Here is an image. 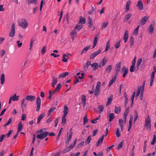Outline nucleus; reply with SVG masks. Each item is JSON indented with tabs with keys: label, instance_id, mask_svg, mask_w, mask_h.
<instances>
[{
	"label": "nucleus",
	"instance_id": "2",
	"mask_svg": "<svg viewBox=\"0 0 156 156\" xmlns=\"http://www.w3.org/2000/svg\"><path fill=\"white\" fill-rule=\"evenodd\" d=\"M145 126H146L147 130L151 129V120L149 115H148L145 120Z\"/></svg>",
	"mask_w": 156,
	"mask_h": 156
},
{
	"label": "nucleus",
	"instance_id": "31",
	"mask_svg": "<svg viewBox=\"0 0 156 156\" xmlns=\"http://www.w3.org/2000/svg\"><path fill=\"white\" fill-rule=\"evenodd\" d=\"M132 15L131 13H129L126 15L124 18V21H127L131 16Z\"/></svg>",
	"mask_w": 156,
	"mask_h": 156
},
{
	"label": "nucleus",
	"instance_id": "34",
	"mask_svg": "<svg viewBox=\"0 0 156 156\" xmlns=\"http://www.w3.org/2000/svg\"><path fill=\"white\" fill-rule=\"evenodd\" d=\"M90 45H89L84 48L80 54H82L83 53H86L87 50L90 48Z\"/></svg>",
	"mask_w": 156,
	"mask_h": 156
},
{
	"label": "nucleus",
	"instance_id": "8",
	"mask_svg": "<svg viewBox=\"0 0 156 156\" xmlns=\"http://www.w3.org/2000/svg\"><path fill=\"white\" fill-rule=\"evenodd\" d=\"M121 67V62H119L116 66L115 67V76H117L118 73L119 72L120 68Z\"/></svg>",
	"mask_w": 156,
	"mask_h": 156
},
{
	"label": "nucleus",
	"instance_id": "10",
	"mask_svg": "<svg viewBox=\"0 0 156 156\" xmlns=\"http://www.w3.org/2000/svg\"><path fill=\"white\" fill-rule=\"evenodd\" d=\"M145 82H144L142 86H139L137 90L136 91V97H138L140 95V92L141 91V90L142 88L144 87H144L145 86Z\"/></svg>",
	"mask_w": 156,
	"mask_h": 156
},
{
	"label": "nucleus",
	"instance_id": "63",
	"mask_svg": "<svg viewBox=\"0 0 156 156\" xmlns=\"http://www.w3.org/2000/svg\"><path fill=\"white\" fill-rule=\"evenodd\" d=\"M103 139H102V138H100L99 140H98V142H97V145H96V146L97 147H98L99 144H101L102 143V141H103Z\"/></svg>",
	"mask_w": 156,
	"mask_h": 156
},
{
	"label": "nucleus",
	"instance_id": "51",
	"mask_svg": "<svg viewBox=\"0 0 156 156\" xmlns=\"http://www.w3.org/2000/svg\"><path fill=\"white\" fill-rule=\"evenodd\" d=\"M107 62V61L105 60V58L104 57L102 59V61L101 62V63H102V66H104L105 65L106 63Z\"/></svg>",
	"mask_w": 156,
	"mask_h": 156
},
{
	"label": "nucleus",
	"instance_id": "43",
	"mask_svg": "<svg viewBox=\"0 0 156 156\" xmlns=\"http://www.w3.org/2000/svg\"><path fill=\"white\" fill-rule=\"evenodd\" d=\"M44 115L43 114L41 115L37 118V123H39L41 121V120L43 118Z\"/></svg>",
	"mask_w": 156,
	"mask_h": 156
},
{
	"label": "nucleus",
	"instance_id": "7",
	"mask_svg": "<svg viewBox=\"0 0 156 156\" xmlns=\"http://www.w3.org/2000/svg\"><path fill=\"white\" fill-rule=\"evenodd\" d=\"M149 18V17L147 16L143 17L139 23L140 25L141 26H142L145 24Z\"/></svg>",
	"mask_w": 156,
	"mask_h": 156
},
{
	"label": "nucleus",
	"instance_id": "50",
	"mask_svg": "<svg viewBox=\"0 0 156 156\" xmlns=\"http://www.w3.org/2000/svg\"><path fill=\"white\" fill-rule=\"evenodd\" d=\"M130 43L131 46L134 44V38L133 36H132L130 38Z\"/></svg>",
	"mask_w": 156,
	"mask_h": 156
},
{
	"label": "nucleus",
	"instance_id": "24",
	"mask_svg": "<svg viewBox=\"0 0 156 156\" xmlns=\"http://www.w3.org/2000/svg\"><path fill=\"white\" fill-rule=\"evenodd\" d=\"M69 75V73L68 72H65L60 74L58 77V78H61L65 77L66 76Z\"/></svg>",
	"mask_w": 156,
	"mask_h": 156
},
{
	"label": "nucleus",
	"instance_id": "6",
	"mask_svg": "<svg viewBox=\"0 0 156 156\" xmlns=\"http://www.w3.org/2000/svg\"><path fill=\"white\" fill-rule=\"evenodd\" d=\"M48 134L49 133L48 132H44L42 133L37 135V138L42 140L46 137Z\"/></svg>",
	"mask_w": 156,
	"mask_h": 156
},
{
	"label": "nucleus",
	"instance_id": "29",
	"mask_svg": "<svg viewBox=\"0 0 156 156\" xmlns=\"http://www.w3.org/2000/svg\"><path fill=\"white\" fill-rule=\"evenodd\" d=\"M122 69H123L124 70V72L122 75V76L124 77H125L126 75L128 73V69L127 68H126L125 67H124Z\"/></svg>",
	"mask_w": 156,
	"mask_h": 156
},
{
	"label": "nucleus",
	"instance_id": "16",
	"mask_svg": "<svg viewBox=\"0 0 156 156\" xmlns=\"http://www.w3.org/2000/svg\"><path fill=\"white\" fill-rule=\"evenodd\" d=\"M155 72L153 71L151 75V80L150 83V85L151 86L153 83L154 81V78L155 74Z\"/></svg>",
	"mask_w": 156,
	"mask_h": 156
},
{
	"label": "nucleus",
	"instance_id": "19",
	"mask_svg": "<svg viewBox=\"0 0 156 156\" xmlns=\"http://www.w3.org/2000/svg\"><path fill=\"white\" fill-rule=\"evenodd\" d=\"M91 66L92 68H94L93 70L96 71L98 68V64L96 62H95L93 64H91Z\"/></svg>",
	"mask_w": 156,
	"mask_h": 156
},
{
	"label": "nucleus",
	"instance_id": "1",
	"mask_svg": "<svg viewBox=\"0 0 156 156\" xmlns=\"http://www.w3.org/2000/svg\"><path fill=\"white\" fill-rule=\"evenodd\" d=\"M19 26H21L23 28H26L28 26L27 21L26 19H22L18 21Z\"/></svg>",
	"mask_w": 156,
	"mask_h": 156
},
{
	"label": "nucleus",
	"instance_id": "3",
	"mask_svg": "<svg viewBox=\"0 0 156 156\" xmlns=\"http://www.w3.org/2000/svg\"><path fill=\"white\" fill-rule=\"evenodd\" d=\"M102 49L101 48H100L97 51L92 53L90 55V58L91 59L94 58L95 57L99 54L102 51Z\"/></svg>",
	"mask_w": 156,
	"mask_h": 156
},
{
	"label": "nucleus",
	"instance_id": "40",
	"mask_svg": "<svg viewBox=\"0 0 156 156\" xmlns=\"http://www.w3.org/2000/svg\"><path fill=\"white\" fill-rule=\"evenodd\" d=\"M88 23L89 24L88 27H90L92 25V22L91 19L90 17L89 16L88 18Z\"/></svg>",
	"mask_w": 156,
	"mask_h": 156
},
{
	"label": "nucleus",
	"instance_id": "57",
	"mask_svg": "<svg viewBox=\"0 0 156 156\" xmlns=\"http://www.w3.org/2000/svg\"><path fill=\"white\" fill-rule=\"evenodd\" d=\"M120 41H118L117 43L115 45V48L117 49L118 48L120 45Z\"/></svg>",
	"mask_w": 156,
	"mask_h": 156
},
{
	"label": "nucleus",
	"instance_id": "12",
	"mask_svg": "<svg viewBox=\"0 0 156 156\" xmlns=\"http://www.w3.org/2000/svg\"><path fill=\"white\" fill-rule=\"evenodd\" d=\"M36 99V97L32 95H27L25 98V99L29 101H32Z\"/></svg>",
	"mask_w": 156,
	"mask_h": 156
},
{
	"label": "nucleus",
	"instance_id": "4",
	"mask_svg": "<svg viewBox=\"0 0 156 156\" xmlns=\"http://www.w3.org/2000/svg\"><path fill=\"white\" fill-rule=\"evenodd\" d=\"M15 25L14 23H12L11 26V30L9 33V35L11 37H13L14 36L15 33Z\"/></svg>",
	"mask_w": 156,
	"mask_h": 156
},
{
	"label": "nucleus",
	"instance_id": "42",
	"mask_svg": "<svg viewBox=\"0 0 156 156\" xmlns=\"http://www.w3.org/2000/svg\"><path fill=\"white\" fill-rule=\"evenodd\" d=\"M91 140V136H89L88 138H87V139L85 141V144H88L90 143V141Z\"/></svg>",
	"mask_w": 156,
	"mask_h": 156
},
{
	"label": "nucleus",
	"instance_id": "53",
	"mask_svg": "<svg viewBox=\"0 0 156 156\" xmlns=\"http://www.w3.org/2000/svg\"><path fill=\"white\" fill-rule=\"evenodd\" d=\"M123 140H122V142L119 143L117 149H120L122 147L123 144Z\"/></svg>",
	"mask_w": 156,
	"mask_h": 156
},
{
	"label": "nucleus",
	"instance_id": "26",
	"mask_svg": "<svg viewBox=\"0 0 156 156\" xmlns=\"http://www.w3.org/2000/svg\"><path fill=\"white\" fill-rule=\"evenodd\" d=\"M99 88L96 87L94 91V94L96 97H97L100 94Z\"/></svg>",
	"mask_w": 156,
	"mask_h": 156
},
{
	"label": "nucleus",
	"instance_id": "17",
	"mask_svg": "<svg viewBox=\"0 0 156 156\" xmlns=\"http://www.w3.org/2000/svg\"><path fill=\"white\" fill-rule=\"evenodd\" d=\"M129 37V34L128 33H127V30H126L125 31L124 36L123 37V39L125 43H126L128 40Z\"/></svg>",
	"mask_w": 156,
	"mask_h": 156
},
{
	"label": "nucleus",
	"instance_id": "37",
	"mask_svg": "<svg viewBox=\"0 0 156 156\" xmlns=\"http://www.w3.org/2000/svg\"><path fill=\"white\" fill-rule=\"evenodd\" d=\"M112 67L111 65H109L105 69V72L108 73H110L111 71Z\"/></svg>",
	"mask_w": 156,
	"mask_h": 156
},
{
	"label": "nucleus",
	"instance_id": "45",
	"mask_svg": "<svg viewBox=\"0 0 156 156\" xmlns=\"http://www.w3.org/2000/svg\"><path fill=\"white\" fill-rule=\"evenodd\" d=\"M97 108L99 110L100 113H101L103 111L104 107L102 105H101L98 106Z\"/></svg>",
	"mask_w": 156,
	"mask_h": 156
},
{
	"label": "nucleus",
	"instance_id": "27",
	"mask_svg": "<svg viewBox=\"0 0 156 156\" xmlns=\"http://www.w3.org/2000/svg\"><path fill=\"white\" fill-rule=\"evenodd\" d=\"M22 126H23L22 122H20L18 124V128L17 129L18 133L22 130Z\"/></svg>",
	"mask_w": 156,
	"mask_h": 156
},
{
	"label": "nucleus",
	"instance_id": "52",
	"mask_svg": "<svg viewBox=\"0 0 156 156\" xmlns=\"http://www.w3.org/2000/svg\"><path fill=\"white\" fill-rule=\"evenodd\" d=\"M88 121L87 118V115H86L83 118V125H84Z\"/></svg>",
	"mask_w": 156,
	"mask_h": 156
},
{
	"label": "nucleus",
	"instance_id": "54",
	"mask_svg": "<svg viewBox=\"0 0 156 156\" xmlns=\"http://www.w3.org/2000/svg\"><path fill=\"white\" fill-rule=\"evenodd\" d=\"M108 24L107 23H104L102 24V27H101V30H102L105 29L107 26Z\"/></svg>",
	"mask_w": 156,
	"mask_h": 156
},
{
	"label": "nucleus",
	"instance_id": "59",
	"mask_svg": "<svg viewBox=\"0 0 156 156\" xmlns=\"http://www.w3.org/2000/svg\"><path fill=\"white\" fill-rule=\"evenodd\" d=\"M70 151V148L67 147L66 149L63 150L62 152L63 153H65Z\"/></svg>",
	"mask_w": 156,
	"mask_h": 156
},
{
	"label": "nucleus",
	"instance_id": "61",
	"mask_svg": "<svg viewBox=\"0 0 156 156\" xmlns=\"http://www.w3.org/2000/svg\"><path fill=\"white\" fill-rule=\"evenodd\" d=\"M12 122L11 118H10L7 122L4 125V126L9 125Z\"/></svg>",
	"mask_w": 156,
	"mask_h": 156
},
{
	"label": "nucleus",
	"instance_id": "58",
	"mask_svg": "<svg viewBox=\"0 0 156 156\" xmlns=\"http://www.w3.org/2000/svg\"><path fill=\"white\" fill-rule=\"evenodd\" d=\"M135 65L132 64L131 66L130 67V71L131 72H133L134 71Z\"/></svg>",
	"mask_w": 156,
	"mask_h": 156
},
{
	"label": "nucleus",
	"instance_id": "60",
	"mask_svg": "<svg viewBox=\"0 0 156 156\" xmlns=\"http://www.w3.org/2000/svg\"><path fill=\"white\" fill-rule=\"evenodd\" d=\"M75 29L73 30L70 33L71 35H73L75 36L77 34V31Z\"/></svg>",
	"mask_w": 156,
	"mask_h": 156
},
{
	"label": "nucleus",
	"instance_id": "13",
	"mask_svg": "<svg viewBox=\"0 0 156 156\" xmlns=\"http://www.w3.org/2000/svg\"><path fill=\"white\" fill-rule=\"evenodd\" d=\"M61 87V83H58L56 88H55V90L53 91V94H55V93H58L60 90Z\"/></svg>",
	"mask_w": 156,
	"mask_h": 156
},
{
	"label": "nucleus",
	"instance_id": "46",
	"mask_svg": "<svg viewBox=\"0 0 156 156\" xmlns=\"http://www.w3.org/2000/svg\"><path fill=\"white\" fill-rule=\"evenodd\" d=\"M62 128H61L60 129V130L59 132V133H58V135L57 136L56 138V140L57 141H58V139H59V137H60V136L61 134V133L62 132Z\"/></svg>",
	"mask_w": 156,
	"mask_h": 156
},
{
	"label": "nucleus",
	"instance_id": "20",
	"mask_svg": "<svg viewBox=\"0 0 156 156\" xmlns=\"http://www.w3.org/2000/svg\"><path fill=\"white\" fill-rule=\"evenodd\" d=\"M68 107L65 105L64 107V110H63V115H64L66 116L67 114L68 113Z\"/></svg>",
	"mask_w": 156,
	"mask_h": 156
},
{
	"label": "nucleus",
	"instance_id": "49",
	"mask_svg": "<svg viewBox=\"0 0 156 156\" xmlns=\"http://www.w3.org/2000/svg\"><path fill=\"white\" fill-rule=\"evenodd\" d=\"M119 128H117L116 129L115 134L117 137H119L120 136V134L119 132Z\"/></svg>",
	"mask_w": 156,
	"mask_h": 156
},
{
	"label": "nucleus",
	"instance_id": "22",
	"mask_svg": "<svg viewBox=\"0 0 156 156\" xmlns=\"http://www.w3.org/2000/svg\"><path fill=\"white\" fill-rule=\"evenodd\" d=\"M117 76H116L114 75V77L112 78V79L110 80L109 84V86L110 87L113 83H114L117 78Z\"/></svg>",
	"mask_w": 156,
	"mask_h": 156
},
{
	"label": "nucleus",
	"instance_id": "25",
	"mask_svg": "<svg viewBox=\"0 0 156 156\" xmlns=\"http://www.w3.org/2000/svg\"><path fill=\"white\" fill-rule=\"evenodd\" d=\"M69 58V57L66 55L64 54L63 55L62 61L64 62H66L68 61V59Z\"/></svg>",
	"mask_w": 156,
	"mask_h": 156
},
{
	"label": "nucleus",
	"instance_id": "48",
	"mask_svg": "<svg viewBox=\"0 0 156 156\" xmlns=\"http://www.w3.org/2000/svg\"><path fill=\"white\" fill-rule=\"evenodd\" d=\"M66 116L63 115L62 123L63 125H64L66 122Z\"/></svg>",
	"mask_w": 156,
	"mask_h": 156
},
{
	"label": "nucleus",
	"instance_id": "30",
	"mask_svg": "<svg viewBox=\"0 0 156 156\" xmlns=\"http://www.w3.org/2000/svg\"><path fill=\"white\" fill-rule=\"evenodd\" d=\"M37 0H27V3L28 5L30 3H34L36 4L37 3Z\"/></svg>",
	"mask_w": 156,
	"mask_h": 156
},
{
	"label": "nucleus",
	"instance_id": "41",
	"mask_svg": "<svg viewBox=\"0 0 156 156\" xmlns=\"http://www.w3.org/2000/svg\"><path fill=\"white\" fill-rule=\"evenodd\" d=\"M25 99H23L21 102V107L22 108H23L24 107H25L27 106V104L25 103Z\"/></svg>",
	"mask_w": 156,
	"mask_h": 156
},
{
	"label": "nucleus",
	"instance_id": "35",
	"mask_svg": "<svg viewBox=\"0 0 156 156\" xmlns=\"http://www.w3.org/2000/svg\"><path fill=\"white\" fill-rule=\"evenodd\" d=\"M79 23L82 24H84L86 23V20L85 18H83L82 16L80 17Z\"/></svg>",
	"mask_w": 156,
	"mask_h": 156
},
{
	"label": "nucleus",
	"instance_id": "14",
	"mask_svg": "<svg viewBox=\"0 0 156 156\" xmlns=\"http://www.w3.org/2000/svg\"><path fill=\"white\" fill-rule=\"evenodd\" d=\"M119 124L121 127V130L122 131L123 127V125L124 124V121L122 119H119Z\"/></svg>",
	"mask_w": 156,
	"mask_h": 156
},
{
	"label": "nucleus",
	"instance_id": "64",
	"mask_svg": "<svg viewBox=\"0 0 156 156\" xmlns=\"http://www.w3.org/2000/svg\"><path fill=\"white\" fill-rule=\"evenodd\" d=\"M5 136V135H2L0 137V142L4 140Z\"/></svg>",
	"mask_w": 156,
	"mask_h": 156
},
{
	"label": "nucleus",
	"instance_id": "28",
	"mask_svg": "<svg viewBox=\"0 0 156 156\" xmlns=\"http://www.w3.org/2000/svg\"><path fill=\"white\" fill-rule=\"evenodd\" d=\"M154 24L152 23L151 24L149 27V31L151 33H152L154 30Z\"/></svg>",
	"mask_w": 156,
	"mask_h": 156
},
{
	"label": "nucleus",
	"instance_id": "38",
	"mask_svg": "<svg viewBox=\"0 0 156 156\" xmlns=\"http://www.w3.org/2000/svg\"><path fill=\"white\" fill-rule=\"evenodd\" d=\"M56 109V108L55 107H52L48 111V116H49L50 114L53 112Z\"/></svg>",
	"mask_w": 156,
	"mask_h": 156
},
{
	"label": "nucleus",
	"instance_id": "62",
	"mask_svg": "<svg viewBox=\"0 0 156 156\" xmlns=\"http://www.w3.org/2000/svg\"><path fill=\"white\" fill-rule=\"evenodd\" d=\"M92 7V9L91 10L88 11V13L90 15L92 14L93 12L95 10V9L92 6H91Z\"/></svg>",
	"mask_w": 156,
	"mask_h": 156
},
{
	"label": "nucleus",
	"instance_id": "23",
	"mask_svg": "<svg viewBox=\"0 0 156 156\" xmlns=\"http://www.w3.org/2000/svg\"><path fill=\"white\" fill-rule=\"evenodd\" d=\"M1 83L3 84L5 81V76L4 74H2L0 77Z\"/></svg>",
	"mask_w": 156,
	"mask_h": 156
},
{
	"label": "nucleus",
	"instance_id": "32",
	"mask_svg": "<svg viewBox=\"0 0 156 156\" xmlns=\"http://www.w3.org/2000/svg\"><path fill=\"white\" fill-rule=\"evenodd\" d=\"M121 111V108L120 106H119L118 107H115V113L118 114Z\"/></svg>",
	"mask_w": 156,
	"mask_h": 156
},
{
	"label": "nucleus",
	"instance_id": "5",
	"mask_svg": "<svg viewBox=\"0 0 156 156\" xmlns=\"http://www.w3.org/2000/svg\"><path fill=\"white\" fill-rule=\"evenodd\" d=\"M41 103V100L40 97H37L36 102V105H37V108L36 109V112H38L40 108Z\"/></svg>",
	"mask_w": 156,
	"mask_h": 156
},
{
	"label": "nucleus",
	"instance_id": "55",
	"mask_svg": "<svg viewBox=\"0 0 156 156\" xmlns=\"http://www.w3.org/2000/svg\"><path fill=\"white\" fill-rule=\"evenodd\" d=\"M53 94V92H52L51 90H49V96L48 97V98L49 99H51L52 95Z\"/></svg>",
	"mask_w": 156,
	"mask_h": 156
},
{
	"label": "nucleus",
	"instance_id": "44",
	"mask_svg": "<svg viewBox=\"0 0 156 156\" xmlns=\"http://www.w3.org/2000/svg\"><path fill=\"white\" fill-rule=\"evenodd\" d=\"M100 118V116H99L98 117L94 119L93 120L91 121V122L95 124L97 122V120H98Z\"/></svg>",
	"mask_w": 156,
	"mask_h": 156
},
{
	"label": "nucleus",
	"instance_id": "56",
	"mask_svg": "<svg viewBox=\"0 0 156 156\" xmlns=\"http://www.w3.org/2000/svg\"><path fill=\"white\" fill-rule=\"evenodd\" d=\"M129 112V108L128 107L126 109V111L124 112L123 114V115H126V116H127V115Z\"/></svg>",
	"mask_w": 156,
	"mask_h": 156
},
{
	"label": "nucleus",
	"instance_id": "39",
	"mask_svg": "<svg viewBox=\"0 0 156 156\" xmlns=\"http://www.w3.org/2000/svg\"><path fill=\"white\" fill-rule=\"evenodd\" d=\"M83 26L82 25H76L75 27V30H78V31L80 30L83 27Z\"/></svg>",
	"mask_w": 156,
	"mask_h": 156
},
{
	"label": "nucleus",
	"instance_id": "36",
	"mask_svg": "<svg viewBox=\"0 0 156 156\" xmlns=\"http://www.w3.org/2000/svg\"><path fill=\"white\" fill-rule=\"evenodd\" d=\"M72 133H73L72 132H71L70 133L69 136V137H68V138L66 140V144H68L69 140H70L71 139V138L72 137Z\"/></svg>",
	"mask_w": 156,
	"mask_h": 156
},
{
	"label": "nucleus",
	"instance_id": "18",
	"mask_svg": "<svg viewBox=\"0 0 156 156\" xmlns=\"http://www.w3.org/2000/svg\"><path fill=\"white\" fill-rule=\"evenodd\" d=\"M131 2L129 1L126 3V11L128 12L129 10V6L131 3Z\"/></svg>",
	"mask_w": 156,
	"mask_h": 156
},
{
	"label": "nucleus",
	"instance_id": "33",
	"mask_svg": "<svg viewBox=\"0 0 156 156\" xmlns=\"http://www.w3.org/2000/svg\"><path fill=\"white\" fill-rule=\"evenodd\" d=\"M115 116L114 115L113 113H110L109 115V122L112 121L113 119L115 118Z\"/></svg>",
	"mask_w": 156,
	"mask_h": 156
},
{
	"label": "nucleus",
	"instance_id": "21",
	"mask_svg": "<svg viewBox=\"0 0 156 156\" xmlns=\"http://www.w3.org/2000/svg\"><path fill=\"white\" fill-rule=\"evenodd\" d=\"M112 100V95H110L108 98V100L106 104V106H107L110 105Z\"/></svg>",
	"mask_w": 156,
	"mask_h": 156
},
{
	"label": "nucleus",
	"instance_id": "9",
	"mask_svg": "<svg viewBox=\"0 0 156 156\" xmlns=\"http://www.w3.org/2000/svg\"><path fill=\"white\" fill-rule=\"evenodd\" d=\"M19 96H16V94L11 96L10 98L9 104H10L11 103L12 100L13 101H18L19 100Z\"/></svg>",
	"mask_w": 156,
	"mask_h": 156
},
{
	"label": "nucleus",
	"instance_id": "11",
	"mask_svg": "<svg viewBox=\"0 0 156 156\" xmlns=\"http://www.w3.org/2000/svg\"><path fill=\"white\" fill-rule=\"evenodd\" d=\"M138 9L140 10H143V4L142 1L141 0H139L138 1L136 5Z\"/></svg>",
	"mask_w": 156,
	"mask_h": 156
},
{
	"label": "nucleus",
	"instance_id": "47",
	"mask_svg": "<svg viewBox=\"0 0 156 156\" xmlns=\"http://www.w3.org/2000/svg\"><path fill=\"white\" fill-rule=\"evenodd\" d=\"M139 27V25L135 29L134 31L133 32V34L136 35H137L138 33V30Z\"/></svg>",
	"mask_w": 156,
	"mask_h": 156
},
{
	"label": "nucleus",
	"instance_id": "15",
	"mask_svg": "<svg viewBox=\"0 0 156 156\" xmlns=\"http://www.w3.org/2000/svg\"><path fill=\"white\" fill-rule=\"evenodd\" d=\"M55 76H53L52 77V87H55V85L56 84L57 80Z\"/></svg>",
	"mask_w": 156,
	"mask_h": 156
}]
</instances>
